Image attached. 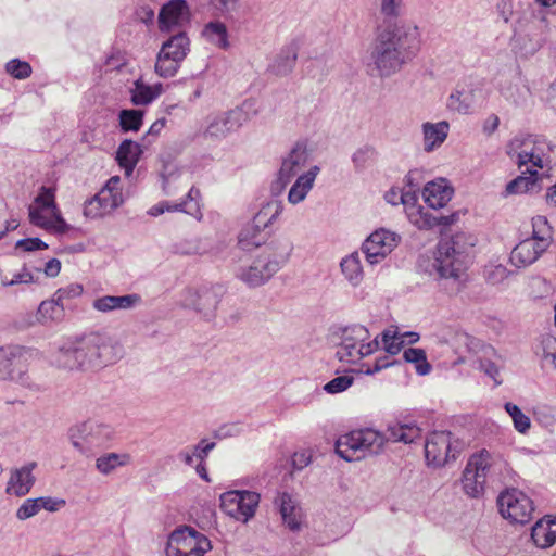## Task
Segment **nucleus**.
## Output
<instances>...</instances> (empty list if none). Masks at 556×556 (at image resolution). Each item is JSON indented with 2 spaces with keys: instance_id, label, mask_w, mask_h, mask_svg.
I'll return each instance as SVG.
<instances>
[{
  "instance_id": "7c9ffc66",
  "label": "nucleus",
  "mask_w": 556,
  "mask_h": 556,
  "mask_svg": "<svg viewBox=\"0 0 556 556\" xmlns=\"http://www.w3.org/2000/svg\"><path fill=\"white\" fill-rule=\"evenodd\" d=\"M163 92L162 84L149 85L142 77L135 80L130 88V101L134 105H148L153 102Z\"/></svg>"
},
{
  "instance_id": "f03ea898",
  "label": "nucleus",
  "mask_w": 556,
  "mask_h": 556,
  "mask_svg": "<svg viewBox=\"0 0 556 556\" xmlns=\"http://www.w3.org/2000/svg\"><path fill=\"white\" fill-rule=\"evenodd\" d=\"M476 242V237L465 231L444 236L438 242L433 257H419L418 269L435 280L458 283L471 262Z\"/></svg>"
},
{
  "instance_id": "4be33fe9",
  "label": "nucleus",
  "mask_w": 556,
  "mask_h": 556,
  "mask_svg": "<svg viewBox=\"0 0 556 556\" xmlns=\"http://www.w3.org/2000/svg\"><path fill=\"white\" fill-rule=\"evenodd\" d=\"M36 467L37 463L30 462L20 468L13 469L10 473L5 492L18 497L28 494L36 481L33 475V470Z\"/></svg>"
},
{
  "instance_id": "de8ad7c7",
  "label": "nucleus",
  "mask_w": 556,
  "mask_h": 556,
  "mask_svg": "<svg viewBox=\"0 0 556 556\" xmlns=\"http://www.w3.org/2000/svg\"><path fill=\"white\" fill-rule=\"evenodd\" d=\"M504 408H505L506 413L510 416L516 431H518L521 434H526L531 427V420H530L529 416H527L519 408L518 405H516L511 402L505 403Z\"/></svg>"
},
{
  "instance_id": "f8f14e48",
  "label": "nucleus",
  "mask_w": 556,
  "mask_h": 556,
  "mask_svg": "<svg viewBox=\"0 0 556 556\" xmlns=\"http://www.w3.org/2000/svg\"><path fill=\"white\" fill-rule=\"evenodd\" d=\"M222 510L242 522L254 517L260 504V494L248 490H232L223 493L219 497Z\"/></svg>"
},
{
  "instance_id": "6e6552de",
  "label": "nucleus",
  "mask_w": 556,
  "mask_h": 556,
  "mask_svg": "<svg viewBox=\"0 0 556 556\" xmlns=\"http://www.w3.org/2000/svg\"><path fill=\"white\" fill-rule=\"evenodd\" d=\"M545 138L538 135H518L507 146V154L521 168L532 164L538 168H545L544 149Z\"/></svg>"
},
{
  "instance_id": "39448f33",
  "label": "nucleus",
  "mask_w": 556,
  "mask_h": 556,
  "mask_svg": "<svg viewBox=\"0 0 556 556\" xmlns=\"http://www.w3.org/2000/svg\"><path fill=\"white\" fill-rule=\"evenodd\" d=\"M384 438L372 429L354 430L342 434L336 442L337 454L346 462H354L367 455H377L383 451Z\"/></svg>"
},
{
  "instance_id": "13d9d810",
  "label": "nucleus",
  "mask_w": 556,
  "mask_h": 556,
  "mask_svg": "<svg viewBox=\"0 0 556 556\" xmlns=\"http://www.w3.org/2000/svg\"><path fill=\"white\" fill-rule=\"evenodd\" d=\"M275 504L279 508L281 518H286L290 514L292 515L299 508L292 496L288 493L279 494L275 500Z\"/></svg>"
},
{
  "instance_id": "4c0bfd02",
  "label": "nucleus",
  "mask_w": 556,
  "mask_h": 556,
  "mask_svg": "<svg viewBox=\"0 0 556 556\" xmlns=\"http://www.w3.org/2000/svg\"><path fill=\"white\" fill-rule=\"evenodd\" d=\"M283 211V204L280 201L274 200L265 203L254 215L252 222L260 225L261 228L267 229L279 217Z\"/></svg>"
},
{
  "instance_id": "8fccbe9b",
  "label": "nucleus",
  "mask_w": 556,
  "mask_h": 556,
  "mask_svg": "<svg viewBox=\"0 0 556 556\" xmlns=\"http://www.w3.org/2000/svg\"><path fill=\"white\" fill-rule=\"evenodd\" d=\"M383 349L390 355H396L405 344V340L400 337L397 329H387L381 333Z\"/></svg>"
},
{
  "instance_id": "7ed1b4c3",
  "label": "nucleus",
  "mask_w": 556,
  "mask_h": 556,
  "mask_svg": "<svg viewBox=\"0 0 556 556\" xmlns=\"http://www.w3.org/2000/svg\"><path fill=\"white\" fill-rule=\"evenodd\" d=\"M122 356L123 346L117 341L105 333L91 332L61 346L55 361L65 369L93 370L116 363Z\"/></svg>"
},
{
  "instance_id": "603ef678",
  "label": "nucleus",
  "mask_w": 556,
  "mask_h": 556,
  "mask_svg": "<svg viewBox=\"0 0 556 556\" xmlns=\"http://www.w3.org/2000/svg\"><path fill=\"white\" fill-rule=\"evenodd\" d=\"M5 71L9 75H11L15 79H26L31 73V66L26 61H21L20 59H13L5 64Z\"/></svg>"
},
{
  "instance_id": "aec40b11",
  "label": "nucleus",
  "mask_w": 556,
  "mask_h": 556,
  "mask_svg": "<svg viewBox=\"0 0 556 556\" xmlns=\"http://www.w3.org/2000/svg\"><path fill=\"white\" fill-rule=\"evenodd\" d=\"M292 252V240L286 236H279L269 241L258 255L278 273L289 262Z\"/></svg>"
},
{
  "instance_id": "423d86ee",
  "label": "nucleus",
  "mask_w": 556,
  "mask_h": 556,
  "mask_svg": "<svg viewBox=\"0 0 556 556\" xmlns=\"http://www.w3.org/2000/svg\"><path fill=\"white\" fill-rule=\"evenodd\" d=\"M256 114L257 110L254 109V101L247 100L241 106L233 110L210 115L206 119L207 125L203 131V137L213 141H220Z\"/></svg>"
},
{
  "instance_id": "5701e85b",
  "label": "nucleus",
  "mask_w": 556,
  "mask_h": 556,
  "mask_svg": "<svg viewBox=\"0 0 556 556\" xmlns=\"http://www.w3.org/2000/svg\"><path fill=\"white\" fill-rule=\"evenodd\" d=\"M276 271L260 255L248 267H241L237 277L250 288L263 286L271 279Z\"/></svg>"
},
{
  "instance_id": "4468645a",
  "label": "nucleus",
  "mask_w": 556,
  "mask_h": 556,
  "mask_svg": "<svg viewBox=\"0 0 556 556\" xmlns=\"http://www.w3.org/2000/svg\"><path fill=\"white\" fill-rule=\"evenodd\" d=\"M400 236L391 230H375L362 244V252L370 265L381 263L399 244Z\"/></svg>"
},
{
  "instance_id": "49530a36",
  "label": "nucleus",
  "mask_w": 556,
  "mask_h": 556,
  "mask_svg": "<svg viewBox=\"0 0 556 556\" xmlns=\"http://www.w3.org/2000/svg\"><path fill=\"white\" fill-rule=\"evenodd\" d=\"M462 482L464 492L470 497H479L483 494L484 482H482L481 479L476 476L475 471L467 465L463 471Z\"/></svg>"
},
{
  "instance_id": "864d4df0",
  "label": "nucleus",
  "mask_w": 556,
  "mask_h": 556,
  "mask_svg": "<svg viewBox=\"0 0 556 556\" xmlns=\"http://www.w3.org/2000/svg\"><path fill=\"white\" fill-rule=\"evenodd\" d=\"M483 273L485 280L493 286L502 283L509 275L508 269L502 264H489Z\"/></svg>"
},
{
  "instance_id": "69168bd1",
  "label": "nucleus",
  "mask_w": 556,
  "mask_h": 556,
  "mask_svg": "<svg viewBox=\"0 0 556 556\" xmlns=\"http://www.w3.org/2000/svg\"><path fill=\"white\" fill-rule=\"evenodd\" d=\"M312 462V452L309 450H301L292 455V467L294 470H302Z\"/></svg>"
},
{
  "instance_id": "0eeeda50",
  "label": "nucleus",
  "mask_w": 556,
  "mask_h": 556,
  "mask_svg": "<svg viewBox=\"0 0 556 556\" xmlns=\"http://www.w3.org/2000/svg\"><path fill=\"white\" fill-rule=\"evenodd\" d=\"M190 51V39L186 30H179L169 36L160 49L155 62V73L164 78L173 77L181 62Z\"/></svg>"
},
{
  "instance_id": "b1692460",
  "label": "nucleus",
  "mask_w": 556,
  "mask_h": 556,
  "mask_svg": "<svg viewBox=\"0 0 556 556\" xmlns=\"http://www.w3.org/2000/svg\"><path fill=\"white\" fill-rule=\"evenodd\" d=\"M453 194L454 189L444 178L427 182L422 190L425 202L434 210L445 206L452 200Z\"/></svg>"
},
{
  "instance_id": "2eb2a0df",
  "label": "nucleus",
  "mask_w": 556,
  "mask_h": 556,
  "mask_svg": "<svg viewBox=\"0 0 556 556\" xmlns=\"http://www.w3.org/2000/svg\"><path fill=\"white\" fill-rule=\"evenodd\" d=\"M191 22V9L187 0H169L164 3L157 15L161 33L172 34L185 30Z\"/></svg>"
},
{
  "instance_id": "2f4dec72",
  "label": "nucleus",
  "mask_w": 556,
  "mask_h": 556,
  "mask_svg": "<svg viewBox=\"0 0 556 556\" xmlns=\"http://www.w3.org/2000/svg\"><path fill=\"white\" fill-rule=\"evenodd\" d=\"M96 195L109 213L121 206L124 202L121 178L118 176L111 177Z\"/></svg>"
},
{
  "instance_id": "f257e3e1",
  "label": "nucleus",
  "mask_w": 556,
  "mask_h": 556,
  "mask_svg": "<svg viewBox=\"0 0 556 556\" xmlns=\"http://www.w3.org/2000/svg\"><path fill=\"white\" fill-rule=\"evenodd\" d=\"M421 35L416 24L403 22L378 29L370 59L380 77H390L419 52Z\"/></svg>"
},
{
  "instance_id": "c9c22d12",
  "label": "nucleus",
  "mask_w": 556,
  "mask_h": 556,
  "mask_svg": "<svg viewBox=\"0 0 556 556\" xmlns=\"http://www.w3.org/2000/svg\"><path fill=\"white\" fill-rule=\"evenodd\" d=\"M298 58L296 48L293 45L281 49L268 70L277 76L288 75L294 67Z\"/></svg>"
},
{
  "instance_id": "bf43d9fd",
  "label": "nucleus",
  "mask_w": 556,
  "mask_h": 556,
  "mask_svg": "<svg viewBox=\"0 0 556 556\" xmlns=\"http://www.w3.org/2000/svg\"><path fill=\"white\" fill-rule=\"evenodd\" d=\"M40 511L37 498H27L18 507L16 518L18 520H26L36 516Z\"/></svg>"
},
{
  "instance_id": "052dcab7",
  "label": "nucleus",
  "mask_w": 556,
  "mask_h": 556,
  "mask_svg": "<svg viewBox=\"0 0 556 556\" xmlns=\"http://www.w3.org/2000/svg\"><path fill=\"white\" fill-rule=\"evenodd\" d=\"M438 214H433L429 211L419 210L418 215L415 217L413 223L419 229H432L438 226Z\"/></svg>"
},
{
  "instance_id": "c756f323",
  "label": "nucleus",
  "mask_w": 556,
  "mask_h": 556,
  "mask_svg": "<svg viewBox=\"0 0 556 556\" xmlns=\"http://www.w3.org/2000/svg\"><path fill=\"white\" fill-rule=\"evenodd\" d=\"M141 153V146L130 139L123 140L118 146L116 161L127 176L132 174Z\"/></svg>"
},
{
  "instance_id": "58836bf2",
  "label": "nucleus",
  "mask_w": 556,
  "mask_h": 556,
  "mask_svg": "<svg viewBox=\"0 0 556 556\" xmlns=\"http://www.w3.org/2000/svg\"><path fill=\"white\" fill-rule=\"evenodd\" d=\"M130 463V456L128 454L119 453H105L97 458L96 468L102 475H110L118 467L126 466Z\"/></svg>"
},
{
  "instance_id": "a211bd4d",
  "label": "nucleus",
  "mask_w": 556,
  "mask_h": 556,
  "mask_svg": "<svg viewBox=\"0 0 556 556\" xmlns=\"http://www.w3.org/2000/svg\"><path fill=\"white\" fill-rule=\"evenodd\" d=\"M549 247L548 238L531 236L520 241L510 253V262L517 267H527L533 264Z\"/></svg>"
},
{
  "instance_id": "ea45409f",
  "label": "nucleus",
  "mask_w": 556,
  "mask_h": 556,
  "mask_svg": "<svg viewBox=\"0 0 556 556\" xmlns=\"http://www.w3.org/2000/svg\"><path fill=\"white\" fill-rule=\"evenodd\" d=\"M203 36L220 49H227L229 46L227 27L219 21L207 23L203 29Z\"/></svg>"
},
{
  "instance_id": "09e8293b",
  "label": "nucleus",
  "mask_w": 556,
  "mask_h": 556,
  "mask_svg": "<svg viewBox=\"0 0 556 556\" xmlns=\"http://www.w3.org/2000/svg\"><path fill=\"white\" fill-rule=\"evenodd\" d=\"M535 354L541 358L542 365L547 366L551 358L556 355V338L542 336L535 346Z\"/></svg>"
},
{
  "instance_id": "20e7f679",
  "label": "nucleus",
  "mask_w": 556,
  "mask_h": 556,
  "mask_svg": "<svg viewBox=\"0 0 556 556\" xmlns=\"http://www.w3.org/2000/svg\"><path fill=\"white\" fill-rule=\"evenodd\" d=\"M38 352L22 345H4L0 348V379L10 381L29 393L46 390L42 380L29 371L30 362Z\"/></svg>"
},
{
  "instance_id": "393cba45",
  "label": "nucleus",
  "mask_w": 556,
  "mask_h": 556,
  "mask_svg": "<svg viewBox=\"0 0 556 556\" xmlns=\"http://www.w3.org/2000/svg\"><path fill=\"white\" fill-rule=\"evenodd\" d=\"M141 302V296L137 293L125 295H103L92 302V307L101 313L113 311H127L134 308Z\"/></svg>"
},
{
  "instance_id": "0e129e2a",
  "label": "nucleus",
  "mask_w": 556,
  "mask_h": 556,
  "mask_svg": "<svg viewBox=\"0 0 556 556\" xmlns=\"http://www.w3.org/2000/svg\"><path fill=\"white\" fill-rule=\"evenodd\" d=\"M37 502L40 510L46 509L48 511L54 513L65 506L66 502L63 498H55L51 496H40L37 497Z\"/></svg>"
},
{
  "instance_id": "9b49d317",
  "label": "nucleus",
  "mask_w": 556,
  "mask_h": 556,
  "mask_svg": "<svg viewBox=\"0 0 556 556\" xmlns=\"http://www.w3.org/2000/svg\"><path fill=\"white\" fill-rule=\"evenodd\" d=\"M226 290L223 285L202 286L199 289L188 288L184 291L181 303L201 314L205 319L215 316L218 304Z\"/></svg>"
},
{
  "instance_id": "c03bdc74",
  "label": "nucleus",
  "mask_w": 556,
  "mask_h": 556,
  "mask_svg": "<svg viewBox=\"0 0 556 556\" xmlns=\"http://www.w3.org/2000/svg\"><path fill=\"white\" fill-rule=\"evenodd\" d=\"M403 358L407 363L415 365V370L418 375H428L431 370V365L427 361L426 352L422 349L408 348L403 353Z\"/></svg>"
},
{
  "instance_id": "473e14b6",
  "label": "nucleus",
  "mask_w": 556,
  "mask_h": 556,
  "mask_svg": "<svg viewBox=\"0 0 556 556\" xmlns=\"http://www.w3.org/2000/svg\"><path fill=\"white\" fill-rule=\"evenodd\" d=\"M341 273L352 287H357L364 279L361 254L353 252L340 262Z\"/></svg>"
},
{
  "instance_id": "a18cd8bd",
  "label": "nucleus",
  "mask_w": 556,
  "mask_h": 556,
  "mask_svg": "<svg viewBox=\"0 0 556 556\" xmlns=\"http://www.w3.org/2000/svg\"><path fill=\"white\" fill-rule=\"evenodd\" d=\"M30 208H38L41 214H43L45 210H49L51 214L54 211H58L59 207L55 202V189L42 186L35 198V205H30L28 211Z\"/></svg>"
},
{
  "instance_id": "ddd939ff",
  "label": "nucleus",
  "mask_w": 556,
  "mask_h": 556,
  "mask_svg": "<svg viewBox=\"0 0 556 556\" xmlns=\"http://www.w3.org/2000/svg\"><path fill=\"white\" fill-rule=\"evenodd\" d=\"M500 514L515 523H527L534 510L531 498L522 491L511 488L501 492L497 497Z\"/></svg>"
},
{
  "instance_id": "412c9836",
  "label": "nucleus",
  "mask_w": 556,
  "mask_h": 556,
  "mask_svg": "<svg viewBox=\"0 0 556 556\" xmlns=\"http://www.w3.org/2000/svg\"><path fill=\"white\" fill-rule=\"evenodd\" d=\"M312 156L306 140L296 141L289 153L282 159L280 170L285 177L301 175L300 173L306 167Z\"/></svg>"
},
{
  "instance_id": "f3484780",
  "label": "nucleus",
  "mask_w": 556,
  "mask_h": 556,
  "mask_svg": "<svg viewBox=\"0 0 556 556\" xmlns=\"http://www.w3.org/2000/svg\"><path fill=\"white\" fill-rule=\"evenodd\" d=\"M189 556H204L212 548L211 541L203 533L189 526H180L169 536Z\"/></svg>"
},
{
  "instance_id": "79ce46f5",
  "label": "nucleus",
  "mask_w": 556,
  "mask_h": 556,
  "mask_svg": "<svg viewBox=\"0 0 556 556\" xmlns=\"http://www.w3.org/2000/svg\"><path fill=\"white\" fill-rule=\"evenodd\" d=\"M467 466L475 471L476 476H478L482 482L485 483L488 476L493 469L491 454L483 450L479 454L472 455L468 460Z\"/></svg>"
},
{
  "instance_id": "1a4fd4ad",
  "label": "nucleus",
  "mask_w": 556,
  "mask_h": 556,
  "mask_svg": "<svg viewBox=\"0 0 556 556\" xmlns=\"http://www.w3.org/2000/svg\"><path fill=\"white\" fill-rule=\"evenodd\" d=\"M111 433L109 426L88 420L72 427L68 437L72 445L80 454L90 456L109 442Z\"/></svg>"
},
{
  "instance_id": "3c124183",
  "label": "nucleus",
  "mask_w": 556,
  "mask_h": 556,
  "mask_svg": "<svg viewBox=\"0 0 556 556\" xmlns=\"http://www.w3.org/2000/svg\"><path fill=\"white\" fill-rule=\"evenodd\" d=\"M377 152L371 146L358 148L352 155V162L357 172L364 170L376 159Z\"/></svg>"
},
{
  "instance_id": "a19ab883",
  "label": "nucleus",
  "mask_w": 556,
  "mask_h": 556,
  "mask_svg": "<svg viewBox=\"0 0 556 556\" xmlns=\"http://www.w3.org/2000/svg\"><path fill=\"white\" fill-rule=\"evenodd\" d=\"M144 112L136 109H123L118 113L119 127L123 132L140 130Z\"/></svg>"
},
{
  "instance_id": "c85d7f7f",
  "label": "nucleus",
  "mask_w": 556,
  "mask_h": 556,
  "mask_svg": "<svg viewBox=\"0 0 556 556\" xmlns=\"http://www.w3.org/2000/svg\"><path fill=\"white\" fill-rule=\"evenodd\" d=\"M531 539L540 548H547L556 542V517L546 516L531 530Z\"/></svg>"
},
{
  "instance_id": "cd10ccee",
  "label": "nucleus",
  "mask_w": 556,
  "mask_h": 556,
  "mask_svg": "<svg viewBox=\"0 0 556 556\" xmlns=\"http://www.w3.org/2000/svg\"><path fill=\"white\" fill-rule=\"evenodd\" d=\"M450 131V124L446 121L438 123H424L422 135H424V150L426 152H432L437 148L441 147L446 140Z\"/></svg>"
},
{
  "instance_id": "9d476101",
  "label": "nucleus",
  "mask_w": 556,
  "mask_h": 556,
  "mask_svg": "<svg viewBox=\"0 0 556 556\" xmlns=\"http://www.w3.org/2000/svg\"><path fill=\"white\" fill-rule=\"evenodd\" d=\"M459 453L460 443L453 440L450 431H433L426 439L425 457L429 466L443 467L455 460Z\"/></svg>"
},
{
  "instance_id": "bb28decb",
  "label": "nucleus",
  "mask_w": 556,
  "mask_h": 556,
  "mask_svg": "<svg viewBox=\"0 0 556 556\" xmlns=\"http://www.w3.org/2000/svg\"><path fill=\"white\" fill-rule=\"evenodd\" d=\"M29 222L34 226L56 235L66 233L72 228L71 225H68L62 217L60 208L54 211L50 217H46L38 208H30Z\"/></svg>"
},
{
  "instance_id": "37998d69",
  "label": "nucleus",
  "mask_w": 556,
  "mask_h": 556,
  "mask_svg": "<svg viewBox=\"0 0 556 556\" xmlns=\"http://www.w3.org/2000/svg\"><path fill=\"white\" fill-rule=\"evenodd\" d=\"M538 176V170H531L529 177H516L506 185L505 193L508 195L533 191L536 188Z\"/></svg>"
},
{
  "instance_id": "72a5a7b5",
  "label": "nucleus",
  "mask_w": 556,
  "mask_h": 556,
  "mask_svg": "<svg viewBox=\"0 0 556 556\" xmlns=\"http://www.w3.org/2000/svg\"><path fill=\"white\" fill-rule=\"evenodd\" d=\"M377 9V21L386 25L393 24L399 20L405 9L404 0H375Z\"/></svg>"
},
{
  "instance_id": "338daca9",
  "label": "nucleus",
  "mask_w": 556,
  "mask_h": 556,
  "mask_svg": "<svg viewBox=\"0 0 556 556\" xmlns=\"http://www.w3.org/2000/svg\"><path fill=\"white\" fill-rule=\"evenodd\" d=\"M83 293V287L80 285H71L65 288L59 289L54 295L56 296V301L64 303L67 299L77 298Z\"/></svg>"
},
{
  "instance_id": "a878e982",
  "label": "nucleus",
  "mask_w": 556,
  "mask_h": 556,
  "mask_svg": "<svg viewBox=\"0 0 556 556\" xmlns=\"http://www.w3.org/2000/svg\"><path fill=\"white\" fill-rule=\"evenodd\" d=\"M319 173L320 167L318 165H313L306 172L295 176L296 179L288 193V202L292 205L303 202L313 189L315 179Z\"/></svg>"
},
{
  "instance_id": "e433bc0d",
  "label": "nucleus",
  "mask_w": 556,
  "mask_h": 556,
  "mask_svg": "<svg viewBox=\"0 0 556 556\" xmlns=\"http://www.w3.org/2000/svg\"><path fill=\"white\" fill-rule=\"evenodd\" d=\"M65 304L56 301L53 295L51 300L42 301L38 307L36 318L40 324L61 321L64 317Z\"/></svg>"
},
{
  "instance_id": "6e6d98bb",
  "label": "nucleus",
  "mask_w": 556,
  "mask_h": 556,
  "mask_svg": "<svg viewBox=\"0 0 556 556\" xmlns=\"http://www.w3.org/2000/svg\"><path fill=\"white\" fill-rule=\"evenodd\" d=\"M354 382L353 376L343 375L331 379L324 386V390L329 394H338L348 390Z\"/></svg>"
},
{
  "instance_id": "e2e57ef3",
  "label": "nucleus",
  "mask_w": 556,
  "mask_h": 556,
  "mask_svg": "<svg viewBox=\"0 0 556 556\" xmlns=\"http://www.w3.org/2000/svg\"><path fill=\"white\" fill-rule=\"evenodd\" d=\"M15 249H21L25 252H33L48 249V244L39 238H25L15 243Z\"/></svg>"
},
{
  "instance_id": "680f3d73",
  "label": "nucleus",
  "mask_w": 556,
  "mask_h": 556,
  "mask_svg": "<svg viewBox=\"0 0 556 556\" xmlns=\"http://www.w3.org/2000/svg\"><path fill=\"white\" fill-rule=\"evenodd\" d=\"M532 227H533V232H532V236H538V237H545V233L548 238V244H551V240H552V228L549 227L548 225V220L545 216H536V217H533L532 218Z\"/></svg>"
},
{
  "instance_id": "5fc2aeb1",
  "label": "nucleus",
  "mask_w": 556,
  "mask_h": 556,
  "mask_svg": "<svg viewBox=\"0 0 556 556\" xmlns=\"http://www.w3.org/2000/svg\"><path fill=\"white\" fill-rule=\"evenodd\" d=\"M188 201H181L179 203H169L167 201L160 202L153 206H151L148 211V214L153 217H157L165 212H185L190 213L187 210Z\"/></svg>"
},
{
  "instance_id": "774afa93",
  "label": "nucleus",
  "mask_w": 556,
  "mask_h": 556,
  "mask_svg": "<svg viewBox=\"0 0 556 556\" xmlns=\"http://www.w3.org/2000/svg\"><path fill=\"white\" fill-rule=\"evenodd\" d=\"M403 443L410 444L421 438V429L416 424H403Z\"/></svg>"
},
{
  "instance_id": "4d7b16f0",
  "label": "nucleus",
  "mask_w": 556,
  "mask_h": 556,
  "mask_svg": "<svg viewBox=\"0 0 556 556\" xmlns=\"http://www.w3.org/2000/svg\"><path fill=\"white\" fill-rule=\"evenodd\" d=\"M106 214H109V212L103 207L97 195L87 200L84 204V216L87 218L94 219Z\"/></svg>"
},
{
  "instance_id": "6ab92c4d",
  "label": "nucleus",
  "mask_w": 556,
  "mask_h": 556,
  "mask_svg": "<svg viewBox=\"0 0 556 556\" xmlns=\"http://www.w3.org/2000/svg\"><path fill=\"white\" fill-rule=\"evenodd\" d=\"M489 91L476 85L456 90L450 96V106L462 114H469L485 104Z\"/></svg>"
},
{
  "instance_id": "dca6fc26",
  "label": "nucleus",
  "mask_w": 556,
  "mask_h": 556,
  "mask_svg": "<svg viewBox=\"0 0 556 556\" xmlns=\"http://www.w3.org/2000/svg\"><path fill=\"white\" fill-rule=\"evenodd\" d=\"M369 331L362 325H352L341 330L336 352L340 362L356 363L362 359L361 344L369 340Z\"/></svg>"
},
{
  "instance_id": "f704fd0d",
  "label": "nucleus",
  "mask_w": 556,
  "mask_h": 556,
  "mask_svg": "<svg viewBox=\"0 0 556 556\" xmlns=\"http://www.w3.org/2000/svg\"><path fill=\"white\" fill-rule=\"evenodd\" d=\"M265 237V229L251 220L240 230L238 235V244L242 250L250 251L260 247L264 242Z\"/></svg>"
}]
</instances>
